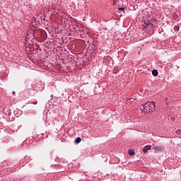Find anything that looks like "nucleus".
Wrapping results in <instances>:
<instances>
[{
    "instance_id": "1",
    "label": "nucleus",
    "mask_w": 181,
    "mask_h": 181,
    "mask_svg": "<svg viewBox=\"0 0 181 181\" xmlns=\"http://www.w3.org/2000/svg\"><path fill=\"white\" fill-rule=\"evenodd\" d=\"M156 107V103L151 101L147 102L144 105H141L140 106L141 111H144V112H153L155 111V108Z\"/></svg>"
},
{
    "instance_id": "2",
    "label": "nucleus",
    "mask_w": 181,
    "mask_h": 181,
    "mask_svg": "<svg viewBox=\"0 0 181 181\" xmlns=\"http://www.w3.org/2000/svg\"><path fill=\"white\" fill-rule=\"evenodd\" d=\"M151 148H152V146L147 145L144 146V148L142 149V151L144 152V153H146V152H148V151H150V149Z\"/></svg>"
},
{
    "instance_id": "3",
    "label": "nucleus",
    "mask_w": 181,
    "mask_h": 181,
    "mask_svg": "<svg viewBox=\"0 0 181 181\" xmlns=\"http://www.w3.org/2000/svg\"><path fill=\"white\" fill-rule=\"evenodd\" d=\"M158 74V70L156 69H153L152 71V75L154 76V77H156Z\"/></svg>"
},
{
    "instance_id": "4",
    "label": "nucleus",
    "mask_w": 181,
    "mask_h": 181,
    "mask_svg": "<svg viewBox=\"0 0 181 181\" xmlns=\"http://www.w3.org/2000/svg\"><path fill=\"white\" fill-rule=\"evenodd\" d=\"M80 142H81V138L77 137L75 140V144H80Z\"/></svg>"
},
{
    "instance_id": "5",
    "label": "nucleus",
    "mask_w": 181,
    "mask_h": 181,
    "mask_svg": "<svg viewBox=\"0 0 181 181\" xmlns=\"http://www.w3.org/2000/svg\"><path fill=\"white\" fill-rule=\"evenodd\" d=\"M179 29H180V27H179V25L174 26V30H175L176 32H178Z\"/></svg>"
},
{
    "instance_id": "6",
    "label": "nucleus",
    "mask_w": 181,
    "mask_h": 181,
    "mask_svg": "<svg viewBox=\"0 0 181 181\" xmlns=\"http://www.w3.org/2000/svg\"><path fill=\"white\" fill-rule=\"evenodd\" d=\"M118 10L119 11H122V12H124L125 11V8H124V7H119Z\"/></svg>"
},
{
    "instance_id": "7",
    "label": "nucleus",
    "mask_w": 181,
    "mask_h": 181,
    "mask_svg": "<svg viewBox=\"0 0 181 181\" xmlns=\"http://www.w3.org/2000/svg\"><path fill=\"white\" fill-rule=\"evenodd\" d=\"M129 155H135V151H134V150H130Z\"/></svg>"
},
{
    "instance_id": "8",
    "label": "nucleus",
    "mask_w": 181,
    "mask_h": 181,
    "mask_svg": "<svg viewBox=\"0 0 181 181\" xmlns=\"http://www.w3.org/2000/svg\"><path fill=\"white\" fill-rule=\"evenodd\" d=\"M176 134H177V135H181V130L180 129L177 130Z\"/></svg>"
},
{
    "instance_id": "9",
    "label": "nucleus",
    "mask_w": 181,
    "mask_h": 181,
    "mask_svg": "<svg viewBox=\"0 0 181 181\" xmlns=\"http://www.w3.org/2000/svg\"><path fill=\"white\" fill-rule=\"evenodd\" d=\"M146 28H148V24H146V25L143 27V29H145V30H146Z\"/></svg>"
},
{
    "instance_id": "10",
    "label": "nucleus",
    "mask_w": 181,
    "mask_h": 181,
    "mask_svg": "<svg viewBox=\"0 0 181 181\" xmlns=\"http://www.w3.org/2000/svg\"><path fill=\"white\" fill-rule=\"evenodd\" d=\"M172 121H175V117L171 118Z\"/></svg>"
},
{
    "instance_id": "11",
    "label": "nucleus",
    "mask_w": 181,
    "mask_h": 181,
    "mask_svg": "<svg viewBox=\"0 0 181 181\" xmlns=\"http://www.w3.org/2000/svg\"><path fill=\"white\" fill-rule=\"evenodd\" d=\"M12 93H13V94H15V91H13Z\"/></svg>"
}]
</instances>
